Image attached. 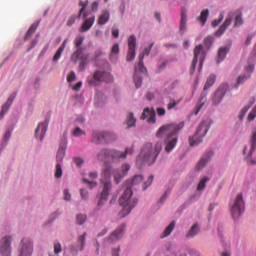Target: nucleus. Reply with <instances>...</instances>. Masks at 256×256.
<instances>
[{"label":"nucleus","instance_id":"nucleus-1","mask_svg":"<svg viewBox=\"0 0 256 256\" xmlns=\"http://www.w3.org/2000/svg\"><path fill=\"white\" fill-rule=\"evenodd\" d=\"M184 127L185 123L180 122L179 124H166L159 128L156 137L159 139L165 137L164 145L166 153H171V151L177 147V142L179 141L177 135Z\"/></svg>","mask_w":256,"mask_h":256},{"label":"nucleus","instance_id":"nucleus-2","mask_svg":"<svg viewBox=\"0 0 256 256\" xmlns=\"http://www.w3.org/2000/svg\"><path fill=\"white\" fill-rule=\"evenodd\" d=\"M163 150V142L158 141L154 145L151 142L145 143L142 148L140 154L136 158V165L138 169H141L143 165H153L157 158L159 157V153Z\"/></svg>","mask_w":256,"mask_h":256},{"label":"nucleus","instance_id":"nucleus-3","mask_svg":"<svg viewBox=\"0 0 256 256\" xmlns=\"http://www.w3.org/2000/svg\"><path fill=\"white\" fill-rule=\"evenodd\" d=\"M133 153H135L133 146L127 147L124 152L103 149L98 153V159L99 161H105L107 159H112V161H124V159H127V155H133Z\"/></svg>","mask_w":256,"mask_h":256},{"label":"nucleus","instance_id":"nucleus-4","mask_svg":"<svg viewBox=\"0 0 256 256\" xmlns=\"http://www.w3.org/2000/svg\"><path fill=\"white\" fill-rule=\"evenodd\" d=\"M119 203L121 207H123V215H129V213H131V210L137 207V203H139V201L137 200V198L133 197V190L131 189V187L127 186L119 199Z\"/></svg>","mask_w":256,"mask_h":256},{"label":"nucleus","instance_id":"nucleus-5","mask_svg":"<svg viewBox=\"0 0 256 256\" xmlns=\"http://www.w3.org/2000/svg\"><path fill=\"white\" fill-rule=\"evenodd\" d=\"M87 83L90 87H97L99 83H113V75L107 71L98 70L93 76L87 77Z\"/></svg>","mask_w":256,"mask_h":256},{"label":"nucleus","instance_id":"nucleus-6","mask_svg":"<svg viewBox=\"0 0 256 256\" xmlns=\"http://www.w3.org/2000/svg\"><path fill=\"white\" fill-rule=\"evenodd\" d=\"M211 128V121L204 120L198 126L196 133L194 136L189 138V143L191 147L194 145H199L203 141V137H205Z\"/></svg>","mask_w":256,"mask_h":256},{"label":"nucleus","instance_id":"nucleus-7","mask_svg":"<svg viewBox=\"0 0 256 256\" xmlns=\"http://www.w3.org/2000/svg\"><path fill=\"white\" fill-rule=\"evenodd\" d=\"M115 139H117V136H115V134L112 132L95 130L92 133V143H95V145H105L107 143H112V141H115Z\"/></svg>","mask_w":256,"mask_h":256},{"label":"nucleus","instance_id":"nucleus-8","mask_svg":"<svg viewBox=\"0 0 256 256\" xmlns=\"http://www.w3.org/2000/svg\"><path fill=\"white\" fill-rule=\"evenodd\" d=\"M205 57H207V54L205 53V49L203 48V45L199 44L194 48V58L192 60V64L190 67V75H193V73H195V69L197 67L198 61H199V71L203 69V63L205 62Z\"/></svg>","mask_w":256,"mask_h":256},{"label":"nucleus","instance_id":"nucleus-9","mask_svg":"<svg viewBox=\"0 0 256 256\" xmlns=\"http://www.w3.org/2000/svg\"><path fill=\"white\" fill-rule=\"evenodd\" d=\"M235 17L234 27H241L243 25V18L241 17V14H235L233 12L228 14V17L225 19L223 25L219 27V29L215 32L216 37H221L225 31H227V27L231 25V21H233V18Z\"/></svg>","mask_w":256,"mask_h":256},{"label":"nucleus","instance_id":"nucleus-10","mask_svg":"<svg viewBox=\"0 0 256 256\" xmlns=\"http://www.w3.org/2000/svg\"><path fill=\"white\" fill-rule=\"evenodd\" d=\"M230 213L232 219H239L243 213H245V200H243V194L239 193L235 197L232 205L230 206Z\"/></svg>","mask_w":256,"mask_h":256},{"label":"nucleus","instance_id":"nucleus-11","mask_svg":"<svg viewBox=\"0 0 256 256\" xmlns=\"http://www.w3.org/2000/svg\"><path fill=\"white\" fill-rule=\"evenodd\" d=\"M103 190L100 194V199L97 203V207L94 209V211H99L103 205L107 203V199L109 197V192L111 191V181L105 180L103 181Z\"/></svg>","mask_w":256,"mask_h":256},{"label":"nucleus","instance_id":"nucleus-12","mask_svg":"<svg viewBox=\"0 0 256 256\" xmlns=\"http://www.w3.org/2000/svg\"><path fill=\"white\" fill-rule=\"evenodd\" d=\"M19 256H31L33 255V242L29 238L22 239L19 248Z\"/></svg>","mask_w":256,"mask_h":256},{"label":"nucleus","instance_id":"nucleus-13","mask_svg":"<svg viewBox=\"0 0 256 256\" xmlns=\"http://www.w3.org/2000/svg\"><path fill=\"white\" fill-rule=\"evenodd\" d=\"M136 49H137V37H135V35H131L128 38V52L126 56V61H133L135 59Z\"/></svg>","mask_w":256,"mask_h":256},{"label":"nucleus","instance_id":"nucleus-14","mask_svg":"<svg viewBox=\"0 0 256 256\" xmlns=\"http://www.w3.org/2000/svg\"><path fill=\"white\" fill-rule=\"evenodd\" d=\"M229 89V84H222L220 87L217 89L215 92L213 98H212V103L213 105H219L221 101H223V97H225V93H227V90Z\"/></svg>","mask_w":256,"mask_h":256},{"label":"nucleus","instance_id":"nucleus-15","mask_svg":"<svg viewBox=\"0 0 256 256\" xmlns=\"http://www.w3.org/2000/svg\"><path fill=\"white\" fill-rule=\"evenodd\" d=\"M0 255L11 256V237L6 236L0 240Z\"/></svg>","mask_w":256,"mask_h":256},{"label":"nucleus","instance_id":"nucleus-16","mask_svg":"<svg viewBox=\"0 0 256 256\" xmlns=\"http://www.w3.org/2000/svg\"><path fill=\"white\" fill-rule=\"evenodd\" d=\"M129 169H131V166L129 164H123L121 167V170L119 169L114 170L113 175H114L115 183L117 184L121 183V180L123 179V177H125V175L129 173Z\"/></svg>","mask_w":256,"mask_h":256},{"label":"nucleus","instance_id":"nucleus-17","mask_svg":"<svg viewBox=\"0 0 256 256\" xmlns=\"http://www.w3.org/2000/svg\"><path fill=\"white\" fill-rule=\"evenodd\" d=\"M85 237H87V233L85 232L78 237L76 245L70 247L71 253H79V251L85 249Z\"/></svg>","mask_w":256,"mask_h":256},{"label":"nucleus","instance_id":"nucleus-18","mask_svg":"<svg viewBox=\"0 0 256 256\" xmlns=\"http://www.w3.org/2000/svg\"><path fill=\"white\" fill-rule=\"evenodd\" d=\"M48 125H49V122H41L38 124V127L35 130L36 139L43 141V139L45 137V133H47Z\"/></svg>","mask_w":256,"mask_h":256},{"label":"nucleus","instance_id":"nucleus-19","mask_svg":"<svg viewBox=\"0 0 256 256\" xmlns=\"http://www.w3.org/2000/svg\"><path fill=\"white\" fill-rule=\"evenodd\" d=\"M124 231H125V224H122L114 232L110 234L108 238L109 243H115V241H119V239L123 237Z\"/></svg>","mask_w":256,"mask_h":256},{"label":"nucleus","instance_id":"nucleus-20","mask_svg":"<svg viewBox=\"0 0 256 256\" xmlns=\"http://www.w3.org/2000/svg\"><path fill=\"white\" fill-rule=\"evenodd\" d=\"M83 51H85V48H76L70 57L72 63H77V61L89 57V54H85Z\"/></svg>","mask_w":256,"mask_h":256},{"label":"nucleus","instance_id":"nucleus-21","mask_svg":"<svg viewBox=\"0 0 256 256\" xmlns=\"http://www.w3.org/2000/svg\"><path fill=\"white\" fill-rule=\"evenodd\" d=\"M254 69H255V66H253V64H249L245 68L247 75L239 76L237 79V85H243L249 79V77H251V73H253Z\"/></svg>","mask_w":256,"mask_h":256},{"label":"nucleus","instance_id":"nucleus-22","mask_svg":"<svg viewBox=\"0 0 256 256\" xmlns=\"http://www.w3.org/2000/svg\"><path fill=\"white\" fill-rule=\"evenodd\" d=\"M88 177L90 178V180L87 178H83L82 179L83 183H86V185H88L89 189H95V187H97V183L95 182V179H97V177H98L97 172H90L88 174Z\"/></svg>","mask_w":256,"mask_h":256},{"label":"nucleus","instance_id":"nucleus-23","mask_svg":"<svg viewBox=\"0 0 256 256\" xmlns=\"http://www.w3.org/2000/svg\"><path fill=\"white\" fill-rule=\"evenodd\" d=\"M67 149V140H62V142L59 145V149L57 151L56 155V161L58 163H61L65 157V150Z\"/></svg>","mask_w":256,"mask_h":256},{"label":"nucleus","instance_id":"nucleus-24","mask_svg":"<svg viewBox=\"0 0 256 256\" xmlns=\"http://www.w3.org/2000/svg\"><path fill=\"white\" fill-rule=\"evenodd\" d=\"M180 33H185L187 31V8L181 9V19H180Z\"/></svg>","mask_w":256,"mask_h":256},{"label":"nucleus","instance_id":"nucleus-25","mask_svg":"<svg viewBox=\"0 0 256 256\" xmlns=\"http://www.w3.org/2000/svg\"><path fill=\"white\" fill-rule=\"evenodd\" d=\"M140 119L143 121L148 119V123H155V111H152L149 108H145Z\"/></svg>","mask_w":256,"mask_h":256},{"label":"nucleus","instance_id":"nucleus-26","mask_svg":"<svg viewBox=\"0 0 256 256\" xmlns=\"http://www.w3.org/2000/svg\"><path fill=\"white\" fill-rule=\"evenodd\" d=\"M213 157V152H208L206 153L198 162L196 169L198 171H201V169H203V167H205V165H207V163H209V161L211 160V158Z\"/></svg>","mask_w":256,"mask_h":256},{"label":"nucleus","instance_id":"nucleus-27","mask_svg":"<svg viewBox=\"0 0 256 256\" xmlns=\"http://www.w3.org/2000/svg\"><path fill=\"white\" fill-rule=\"evenodd\" d=\"M143 59H145L144 54L139 55V62L135 66V75H139V73H147V68H145V65L143 64Z\"/></svg>","mask_w":256,"mask_h":256},{"label":"nucleus","instance_id":"nucleus-28","mask_svg":"<svg viewBox=\"0 0 256 256\" xmlns=\"http://www.w3.org/2000/svg\"><path fill=\"white\" fill-rule=\"evenodd\" d=\"M94 23H95V16H91L90 18L86 19L80 28V32L85 33L87 31H89V29H91V27H93Z\"/></svg>","mask_w":256,"mask_h":256},{"label":"nucleus","instance_id":"nucleus-29","mask_svg":"<svg viewBox=\"0 0 256 256\" xmlns=\"http://www.w3.org/2000/svg\"><path fill=\"white\" fill-rule=\"evenodd\" d=\"M79 7H81V9L78 12L77 18H81V16L83 15V19H87V13H85V10L87 9L88 5H89V0L86 1H79Z\"/></svg>","mask_w":256,"mask_h":256},{"label":"nucleus","instance_id":"nucleus-30","mask_svg":"<svg viewBox=\"0 0 256 256\" xmlns=\"http://www.w3.org/2000/svg\"><path fill=\"white\" fill-rule=\"evenodd\" d=\"M111 17L109 10H104L98 17V25H105Z\"/></svg>","mask_w":256,"mask_h":256},{"label":"nucleus","instance_id":"nucleus-31","mask_svg":"<svg viewBox=\"0 0 256 256\" xmlns=\"http://www.w3.org/2000/svg\"><path fill=\"white\" fill-rule=\"evenodd\" d=\"M69 39H65L62 43V45L58 48L56 53L53 56V61H57L58 59H61V55H63V52L65 51V47H67Z\"/></svg>","mask_w":256,"mask_h":256},{"label":"nucleus","instance_id":"nucleus-32","mask_svg":"<svg viewBox=\"0 0 256 256\" xmlns=\"http://www.w3.org/2000/svg\"><path fill=\"white\" fill-rule=\"evenodd\" d=\"M14 99H15V96H10L6 101L5 105L2 106V111L0 112V119H2L5 113L9 111V107H11V105L13 104Z\"/></svg>","mask_w":256,"mask_h":256},{"label":"nucleus","instance_id":"nucleus-33","mask_svg":"<svg viewBox=\"0 0 256 256\" xmlns=\"http://www.w3.org/2000/svg\"><path fill=\"white\" fill-rule=\"evenodd\" d=\"M38 27H39V22L33 23L30 26V28L28 29V31L26 32L24 40L29 41V39H31V36L33 35V33H35L37 31Z\"/></svg>","mask_w":256,"mask_h":256},{"label":"nucleus","instance_id":"nucleus-34","mask_svg":"<svg viewBox=\"0 0 256 256\" xmlns=\"http://www.w3.org/2000/svg\"><path fill=\"white\" fill-rule=\"evenodd\" d=\"M229 52V49L227 47H222L218 50V57H217V63H221L225 57H227V53Z\"/></svg>","mask_w":256,"mask_h":256},{"label":"nucleus","instance_id":"nucleus-35","mask_svg":"<svg viewBox=\"0 0 256 256\" xmlns=\"http://www.w3.org/2000/svg\"><path fill=\"white\" fill-rule=\"evenodd\" d=\"M215 79L216 76L214 74H211L208 78L207 81L204 85V91H207V89L213 87V85H215Z\"/></svg>","mask_w":256,"mask_h":256},{"label":"nucleus","instance_id":"nucleus-36","mask_svg":"<svg viewBox=\"0 0 256 256\" xmlns=\"http://www.w3.org/2000/svg\"><path fill=\"white\" fill-rule=\"evenodd\" d=\"M253 103H255V98L252 99L250 105L248 106H244L239 114V119L240 121H243L245 115H247V111H249V109H251V105H253Z\"/></svg>","mask_w":256,"mask_h":256},{"label":"nucleus","instance_id":"nucleus-37","mask_svg":"<svg viewBox=\"0 0 256 256\" xmlns=\"http://www.w3.org/2000/svg\"><path fill=\"white\" fill-rule=\"evenodd\" d=\"M208 17H209V9H205L201 12L200 16L198 17V21H200L202 25H205V23H207Z\"/></svg>","mask_w":256,"mask_h":256},{"label":"nucleus","instance_id":"nucleus-38","mask_svg":"<svg viewBox=\"0 0 256 256\" xmlns=\"http://www.w3.org/2000/svg\"><path fill=\"white\" fill-rule=\"evenodd\" d=\"M135 123H137V120L135 119L133 113L130 112L126 118V125H128V129L131 127H135Z\"/></svg>","mask_w":256,"mask_h":256},{"label":"nucleus","instance_id":"nucleus-39","mask_svg":"<svg viewBox=\"0 0 256 256\" xmlns=\"http://www.w3.org/2000/svg\"><path fill=\"white\" fill-rule=\"evenodd\" d=\"M143 181V176L142 175H135L131 180L127 181L128 185H139Z\"/></svg>","mask_w":256,"mask_h":256},{"label":"nucleus","instance_id":"nucleus-40","mask_svg":"<svg viewBox=\"0 0 256 256\" xmlns=\"http://www.w3.org/2000/svg\"><path fill=\"white\" fill-rule=\"evenodd\" d=\"M209 177L205 176L203 177L199 183H198V186H197V191H203V189H205L207 183H209Z\"/></svg>","mask_w":256,"mask_h":256},{"label":"nucleus","instance_id":"nucleus-41","mask_svg":"<svg viewBox=\"0 0 256 256\" xmlns=\"http://www.w3.org/2000/svg\"><path fill=\"white\" fill-rule=\"evenodd\" d=\"M84 41H85V36H77L74 40L75 49H83L81 45H83Z\"/></svg>","mask_w":256,"mask_h":256},{"label":"nucleus","instance_id":"nucleus-42","mask_svg":"<svg viewBox=\"0 0 256 256\" xmlns=\"http://www.w3.org/2000/svg\"><path fill=\"white\" fill-rule=\"evenodd\" d=\"M199 233V225L194 224L191 229L188 231L186 237H195Z\"/></svg>","mask_w":256,"mask_h":256},{"label":"nucleus","instance_id":"nucleus-43","mask_svg":"<svg viewBox=\"0 0 256 256\" xmlns=\"http://www.w3.org/2000/svg\"><path fill=\"white\" fill-rule=\"evenodd\" d=\"M173 229H175V222H171L169 224V226L166 227V229L163 232L162 237H169V235H171V233H173Z\"/></svg>","mask_w":256,"mask_h":256},{"label":"nucleus","instance_id":"nucleus-44","mask_svg":"<svg viewBox=\"0 0 256 256\" xmlns=\"http://www.w3.org/2000/svg\"><path fill=\"white\" fill-rule=\"evenodd\" d=\"M134 83L136 86V89H139L141 85L143 84V78L139 74H134Z\"/></svg>","mask_w":256,"mask_h":256},{"label":"nucleus","instance_id":"nucleus-45","mask_svg":"<svg viewBox=\"0 0 256 256\" xmlns=\"http://www.w3.org/2000/svg\"><path fill=\"white\" fill-rule=\"evenodd\" d=\"M87 221V215L85 214H78L76 216V223L77 225H83Z\"/></svg>","mask_w":256,"mask_h":256},{"label":"nucleus","instance_id":"nucleus-46","mask_svg":"<svg viewBox=\"0 0 256 256\" xmlns=\"http://www.w3.org/2000/svg\"><path fill=\"white\" fill-rule=\"evenodd\" d=\"M9 139H11V131L7 130L4 135V139H3L2 143L0 144V149H3V145H7V142L9 141Z\"/></svg>","mask_w":256,"mask_h":256},{"label":"nucleus","instance_id":"nucleus-47","mask_svg":"<svg viewBox=\"0 0 256 256\" xmlns=\"http://www.w3.org/2000/svg\"><path fill=\"white\" fill-rule=\"evenodd\" d=\"M63 176V169L61 168V164H56V170H55V177L57 179L61 178Z\"/></svg>","mask_w":256,"mask_h":256},{"label":"nucleus","instance_id":"nucleus-48","mask_svg":"<svg viewBox=\"0 0 256 256\" xmlns=\"http://www.w3.org/2000/svg\"><path fill=\"white\" fill-rule=\"evenodd\" d=\"M179 103H181V101L171 99L169 101V103L167 104L168 111H171L172 109H175V106L178 105Z\"/></svg>","mask_w":256,"mask_h":256},{"label":"nucleus","instance_id":"nucleus-49","mask_svg":"<svg viewBox=\"0 0 256 256\" xmlns=\"http://www.w3.org/2000/svg\"><path fill=\"white\" fill-rule=\"evenodd\" d=\"M62 251H63V248L61 246V243L55 242L54 243V253H55V255H59V253H61Z\"/></svg>","mask_w":256,"mask_h":256},{"label":"nucleus","instance_id":"nucleus-50","mask_svg":"<svg viewBox=\"0 0 256 256\" xmlns=\"http://www.w3.org/2000/svg\"><path fill=\"white\" fill-rule=\"evenodd\" d=\"M81 135H85V131H83L81 128L76 127L73 131L74 137H81Z\"/></svg>","mask_w":256,"mask_h":256},{"label":"nucleus","instance_id":"nucleus-51","mask_svg":"<svg viewBox=\"0 0 256 256\" xmlns=\"http://www.w3.org/2000/svg\"><path fill=\"white\" fill-rule=\"evenodd\" d=\"M213 41H214V39H213V36H208V37H206L205 39H204V45H205V47H211V45H213Z\"/></svg>","mask_w":256,"mask_h":256},{"label":"nucleus","instance_id":"nucleus-52","mask_svg":"<svg viewBox=\"0 0 256 256\" xmlns=\"http://www.w3.org/2000/svg\"><path fill=\"white\" fill-rule=\"evenodd\" d=\"M154 176L151 175L148 177L147 181L144 182L143 190L147 189V187H151V184L153 183Z\"/></svg>","mask_w":256,"mask_h":256},{"label":"nucleus","instance_id":"nucleus-53","mask_svg":"<svg viewBox=\"0 0 256 256\" xmlns=\"http://www.w3.org/2000/svg\"><path fill=\"white\" fill-rule=\"evenodd\" d=\"M256 117V105L253 107L251 112L248 114V121H254Z\"/></svg>","mask_w":256,"mask_h":256},{"label":"nucleus","instance_id":"nucleus-54","mask_svg":"<svg viewBox=\"0 0 256 256\" xmlns=\"http://www.w3.org/2000/svg\"><path fill=\"white\" fill-rule=\"evenodd\" d=\"M73 161L77 167H83V164L85 163V161H83V158L80 157L73 158Z\"/></svg>","mask_w":256,"mask_h":256},{"label":"nucleus","instance_id":"nucleus-55","mask_svg":"<svg viewBox=\"0 0 256 256\" xmlns=\"http://www.w3.org/2000/svg\"><path fill=\"white\" fill-rule=\"evenodd\" d=\"M203 105H205V101H203V98H201L200 101L198 102V104L196 105L195 115L199 114V111H201Z\"/></svg>","mask_w":256,"mask_h":256},{"label":"nucleus","instance_id":"nucleus-56","mask_svg":"<svg viewBox=\"0 0 256 256\" xmlns=\"http://www.w3.org/2000/svg\"><path fill=\"white\" fill-rule=\"evenodd\" d=\"M77 19V16H70L66 22V25L68 27H73V25L75 24V21Z\"/></svg>","mask_w":256,"mask_h":256},{"label":"nucleus","instance_id":"nucleus-57","mask_svg":"<svg viewBox=\"0 0 256 256\" xmlns=\"http://www.w3.org/2000/svg\"><path fill=\"white\" fill-rule=\"evenodd\" d=\"M89 57H86L85 59H81L80 61V64H79V69L81 70V71H84L85 70V68L87 67V59H88Z\"/></svg>","mask_w":256,"mask_h":256},{"label":"nucleus","instance_id":"nucleus-58","mask_svg":"<svg viewBox=\"0 0 256 256\" xmlns=\"http://www.w3.org/2000/svg\"><path fill=\"white\" fill-rule=\"evenodd\" d=\"M76 79H77V76L73 71H71L67 76L68 83H73V81H75Z\"/></svg>","mask_w":256,"mask_h":256},{"label":"nucleus","instance_id":"nucleus-59","mask_svg":"<svg viewBox=\"0 0 256 256\" xmlns=\"http://www.w3.org/2000/svg\"><path fill=\"white\" fill-rule=\"evenodd\" d=\"M80 195L84 201H87V199H89V192L85 189L80 190Z\"/></svg>","mask_w":256,"mask_h":256},{"label":"nucleus","instance_id":"nucleus-60","mask_svg":"<svg viewBox=\"0 0 256 256\" xmlns=\"http://www.w3.org/2000/svg\"><path fill=\"white\" fill-rule=\"evenodd\" d=\"M118 53H119V44H114L111 49V54L118 55Z\"/></svg>","mask_w":256,"mask_h":256},{"label":"nucleus","instance_id":"nucleus-61","mask_svg":"<svg viewBox=\"0 0 256 256\" xmlns=\"http://www.w3.org/2000/svg\"><path fill=\"white\" fill-rule=\"evenodd\" d=\"M223 14H220L219 15V19L218 20H214L213 22H212V27H217V25H219V23H221V21H223Z\"/></svg>","mask_w":256,"mask_h":256},{"label":"nucleus","instance_id":"nucleus-62","mask_svg":"<svg viewBox=\"0 0 256 256\" xmlns=\"http://www.w3.org/2000/svg\"><path fill=\"white\" fill-rule=\"evenodd\" d=\"M64 200L65 201H71V193H69L68 189L64 190Z\"/></svg>","mask_w":256,"mask_h":256},{"label":"nucleus","instance_id":"nucleus-63","mask_svg":"<svg viewBox=\"0 0 256 256\" xmlns=\"http://www.w3.org/2000/svg\"><path fill=\"white\" fill-rule=\"evenodd\" d=\"M153 45H155V43H151L149 48H145L144 53H142V55H149V53H151V49H153Z\"/></svg>","mask_w":256,"mask_h":256},{"label":"nucleus","instance_id":"nucleus-64","mask_svg":"<svg viewBox=\"0 0 256 256\" xmlns=\"http://www.w3.org/2000/svg\"><path fill=\"white\" fill-rule=\"evenodd\" d=\"M156 112L159 115V117H163V115H165L166 113L165 108H157Z\"/></svg>","mask_w":256,"mask_h":256}]
</instances>
